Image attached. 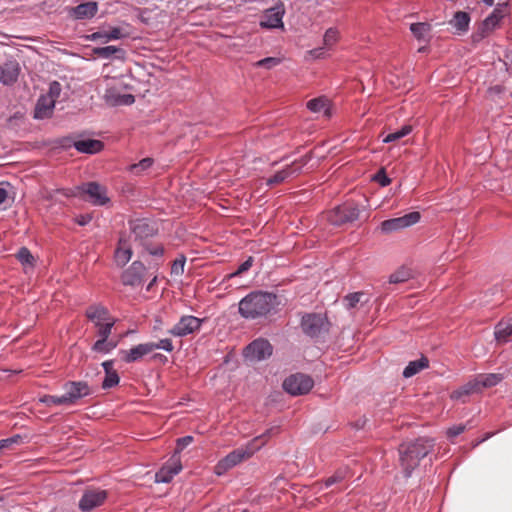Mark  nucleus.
I'll list each match as a JSON object with an SVG mask.
<instances>
[{
	"label": "nucleus",
	"mask_w": 512,
	"mask_h": 512,
	"mask_svg": "<svg viewBox=\"0 0 512 512\" xmlns=\"http://www.w3.org/2000/svg\"><path fill=\"white\" fill-rule=\"evenodd\" d=\"M277 295L266 291H252L238 304V312L245 319L266 317L277 306Z\"/></svg>",
	"instance_id": "nucleus-1"
},
{
	"label": "nucleus",
	"mask_w": 512,
	"mask_h": 512,
	"mask_svg": "<svg viewBox=\"0 0 512 512\" xmlns=\"http://www.w3.org/2000/svg\"><path fill=\"white\" fill-rule=\"evenodd\" d=\"M278 432V427H272L267 429L263 434L252 439L246 447H240L233 450L216 464L215 473L217 475H223L244 460L249 459L255 452L260 450L266 444L271 436L278 434Z\"/></svg>",
	"instance_id": "nucleus-2"
},
{
	"label": "nucleus",
	"mask_w": 512,
	"mask_h": 512,
	"mask_svg": "<svg viewBox=\"0 0 512 512\" xmlns=\"http://www.w3.org/2000/svg\"><path fill=\"white\" fill-rule=\"evenodd\" d=\"M433 447V440L428 438H418L413 442L400 445V464L406 478L411 476L413 470L419 465L420 460L427 456Z\"/></svg>",
	"instance_id": "nucleus-3"
},
{
	"label": "nucleus",
	"mask_w": 512,
	"mask_h": 512,
	"mask_svg": "<svg viewBox=\"0 0 512 512\" xmlns=\"http://www.w3.org/2000/svg\"><path fill=\"white\" fill-rule=\"evenodd\" d=\"M330 323L328 319L317 313H307L301 319V328L303 332L311 337L316 338L329 331Z\"/></svg>",
	"instance_id": "nucleus-4"
},
{
	"label": "nucleus",
	"mask_w": 512,
	"mask_h": 512,
	"mask_svg": "<svg viewBox=\"0 0 512 512\" xmlns=\"http://www.w3.org/2000/svg\"><path fill=\"white\" fill-rule=\"evenodd\" d=\"M85 316L94 323L98 335H100L101 329L106 326H109V334H111L116 323V319L110 316L108 309L102 304L90 305L85 311Z\"/></svg>",
	"instance_id": "nucleus-5"
},
{
	"label": "nucleus",
	"mask_w": 512,
	"mask_h": 512,
	"mask_svg": "<svg viewBox=\"0 0 512 512\" xmlns=\"http://www.w3.org/2000/svg\"><path fill=\"white\" fill-rule=\"evenodd\" d=\"M313 385V379L301 373L291 375L283 382L284 390L293 396L307 394L313 388Z\"/></svg>",
	"instance_id": "nucleus-6"
},
{
	"label": "nucleus",
	"mask_w": 512,
	"mask_h": 512,
	"mask_svg": "<svg viewBox=\"0 0 512 512\" xmlns=\"http://www.w3.org/2000/svg\"><path fill=\"white\" fill-rule=\"evenodd\" d=\"M108 498V493L104 489L89 488L86 489L79 500L78 507L82 512H91L102 506Z\"/></svg>",
	"instance_id": "nucleus-7"
},
{
	"label": "nucleus",
	"mask_w": 512,
	"mask_h": 512,
	"mask_svg": "<svg viewBox=\"0 0 512 512\" xmlns=\"http://www.w3.org/2000/svg\"><path fill=\"white\" fill-rule=\"evenodd\" d=\"M273 353V347L268 340L258 338L252 341L244 349V357L252 362L262 361L270 357Z\"/></svg>",
	"instance_id": "nucleus-8"
},
{
	"label": "nucleus",
	"mask_w": 512,
	"mask_h": 512,
	"mask_svg": "<svg viewBox=\"0 0 512 512\" xmlns=\"http://www.w3.org/2000/svg\"><path fill=\"white\" fill-rule=\"evenodd\" d=\"M421 215L417 211L410 212L404 216L384 220L381 222L380 228L383 233H391L407 227H410L419 222Z\"/></svg>",
	"instance_id": "nucleus-9"
},
{
	"label": "nucleus",
	"mask_w": 512,
	"mask_h": 512,
	"mask_svg": "<svg viewBox=\"0 0 512 512\" xmlns=\"http://www.w3.org/2000/svg\"><path fill=\"white\" fill-rule=\"evenodd\" d=\"M359 217V210L352 205H340L329 211L327 219L335 226H340L347 222H353Z\"/></svg>",
	"instance_id": "nucleus-10"
},
{
	"label": "nucleus",
	"mask_w": 512,
	"mask_h": 512,
	"mask_svg": "<svg viewBox=\"0 0 512 512\" xmlns=\"http://www.w3.org/2000/svg\"><path fill=\"white\" fill-rule=\"evenodd\" d=\"M203 323V319L192 315H185L168 331L172 336L184 337L198 331Z\"/></svg>",
	"instance_id": "nucleus-11"
},
{
	"label": "nucleus",
	"mask_w": 512,
	"mask_h": 512,
	"mask_svg": "<svg viewBox=\"0 0 512 512\" xmlns=\"http://www.w3.org/2000/svg\"><path fill=\"white\" fill-rule=\"evenodd\" d=\"M182 470L180 455L173 454L171 458L155 474L156 482L169 483Z\"/></svg>",
	"instance_id": "nucleus-12"
},
{
	"label": "nucleus",
	"mask_w": 512,
	"mask_h": 512,
	"mask_svg": "<svg viewBox=\"0 0 512 512\" xmlns=\"http://www.w3.org/2000/svg\"><path fill=\"white\" fill-rule=\"evenodd\" d=\"M146 272L145 265L140 261H134L121 276L122 283L126 286L136 287L143 283Z\"/></svg>",
	"instance_id": "nucleus-13"
},
{
	"label": "nucleus",
	"mask_w": 512,
	"mask_h": 512,
	"mask_svg": "<svg viewBox=\"0 0 512 512\" xmlns=\"http://www.w3.org/2000/svg\"><path fill=\"white\" fill-rule=\"evenodd\" d=\"M64 388L68 406L74 405L79 399L91 393L89 385L84 381L67 382Z\"/></svg>",
	"instance_id": "nucleus-14"
},
{
	"label": "nucleus",
	"mask_w": 512,
	"mask_h": 512,
	"mask_svg": "<svg viewBox=\"0 0 512 512\" xmlns=\"http://www.w3.org/2000/svg\"><path fill=\"white\" fill-rule=\"evenodd\" d=\"M285 10L283 4L277 5L275 7L269 8L264 12V15L260 21V26L262 28L274 29V28H283V16Z\"/></svg>",
	"instance_id": "nucleus-15"
},
{
	"label": "nucleus",
	"mask_w": 512,
	"mask_h": 512,
	"mask_svg": "<svg viewBox=\"0 0 512 512\" xmlns=\"http://www.w3.org/2000/svg\"><path fill=\"white\" fill-rule=\"evenodd\" d=\"M80 189L89 196L94 205L102 206L109 202L106 188L97 182L83 184Z\"/></svg>",
	"instance_id": "nucleus-16"
},
{
	"label": "nucleus",
	"mask_w": 512,
	"mask_h": 512,
	"mask_svg": "<svg viewBox=\"0 0 512 512\" xmlns=\"http://www.w3.org/2000/svg\"><path fill=\"white\" fill-rule=\"evenodd\" d=\"M307 163V159L302 158L299 161L293 162L291 165H287L284 169L276 172L272 177L267 179V185H277L284 182L286 179L297 175L301 168Z\"/></svg>",
	"instance_id": "nucleus-17"
},
{
	"label": "nucleus",
	"mask_w": 512,
	"mask_h": 512,
	"mask_svg": "<svg viewBox=\"0 0 512 512\" xmlns=\"http://www.w3.org/2000/svg\"><path fill=\"white\" fill-rule=\"evenodd\" d=\"M20 71L19 63L15 60L3 63L0 65V83L7 86L14 84L18 80Z\"/></svg>",
	"instance_id": "nucleus-18"
},
{
	"label": "nucleus",
	"mask_w": 512,
	"mask_h": 512,
	"mask_svg": "<svg viewBox=\"0 0 512 512\" xmlns=\"http://www.w3.org/2000/svg\"><path fill=\"white\" fill-rule=\"evenodd\" d=\"M152 347L149 342L138 344L127 351H123L122 359L126 363L137 362L145 355L152 353Z\"/></svg>",
	"instance_id": "nucleus-19"
},
{
	"label": "nucleus",
	"mask_w": 512,
	"mask_h": 512,
	"mask_svg": "<svg viewBox=\"0 0 512 512\" xmlns=\"http://www.w3.org/2000/svg\"><path fill=\"white\" fill-rule=\"evenodd\" d=\"M54 108L55 103L51 97H44L42 95L35 105L34 118L39 120L50 118L53 114Z\"/></svg>",
	"instance_id": "nucleus-20"
},
{
	"label": "nucleus",
	"mask_w": 512,
	"mask_h": 512,
	"mask_svg": "<svg viewBox=\"0 0 512 512\" xmlns=\"http://www.w3.org/2000/svg\"><path fill=\"white\" fill-rule=\"evenodd\" d=\"M132 254V248L128 241L120 238L114 254L116 264L120 267L125 266L130 261Z\"/></svg>",
	"instance_id": "nucleus-21"
},
{
	"label": "nucleus",
	"mask_w": 512,
	"mask_h": 512,
	"mask_svg": "<svg viewBox=\"0 0 512 512\" xmlns=\"http://www.w3.org/2000/svg\"><path fill=\"white\" fill-rule=\"evenodd\" d=\"M109 326L103 327L100 331L99 339L93 344L92 350L97 353L107 354L116 347V343L108 341Z\"/></svg>",
	"instance_id": "nucleus-22"
},
{
	"label": "nucleus",
	"mask_w": 512,
	"mask_h": 512,
	"mask_svg": "<svg viewBox=\"0 0 512 512\" xmlns=\"http://www.w3.org/2000/svg\"><path fill=\"white\" fill-rule=\"evenodd\" d=\"M74 147L80 153L95 154L100 152L104 145L100 140L86 139L74 142Z\"/></svg>",
	"instance_id": "nucleus-23"
},
{
	"label": "nucleus",
	"mask_w": 512,
	"mask_h": 512,
	"mask_svg": "<svg viewBox=\"0 0 512 512\" xmlns=\"http://www.w3.org/2000/svg\"><path fill=\"white\" fill-rule=\"evenodd\" d=\"M98 6L96 2H87L73 8V16L76 19H90L96 15Z\"/></svg>",
	"instance_id": "nucleus-24"
},
{
	"label": "nucleus",
	"mask_w": 512,
	"mask_h": 512,
	"mask_svg": "<svg viewBox=\"0 0 512 512\" xmlns=\"http://www.w3.org/2000/svg\"><path fill=\"white\" fill-rule=\"evenodd\" d=\"M306 107L313 113H323L324 116L329 118L331 116L330 102L325 97H318L311 99L307 102Z\"/></svg>",
	"instance_id": "nucleus-25"
},
{
	"label": "nucleus",
	"mask_w": 512,
	"mask_h": 512,
	"mask_svg": "<svg viewBox=\"0 0 512 512\" xmlns=\"http://www.w3.org/2000/svg\"><path fill=\"white\" fill-rule=\"evenodd\" d=\"M131 231L136 239L143 240L154 234V228L145 220H136L131 223Z\"/></svg>",
	"instance_id": "nucleus-26"
},
{
	"label": "nucleus",
	"mask_w": 512,
	"mask_h": 512,
	"mask_svg": "<svg viewBox=\"0 0 512 512\" xmlns=\"http://www.w3.org/2000/svg\"><path fill=\"white\" fill-rule=\"evenodd\" d=\"M474 379L481 392L484 388H491L499 384L503 380V375L500 373L479 374Z\"/></svg>",
	"instance_id": "nucleus-27"
},
{
	"label": "nucleus",
	"mask_w": 512,
	"mask_h": 512,
	"mask_svg": "<svg viewBox=\"0 0 512 512\" xmlns=\"http://www.w3.org/2000/svg\"><path fill=\"white\" fill-rule=\"evenodd\" d=\"M470 16L467 12L457 11L450 20V25L459 33H465L469 29Z\"/></svg>",
	"instance_id": "nucleus-28"
},
{
	"label": "nucleus",
	"mask_w": 512,
	"mask_h": 512,
	"mask_svg": "<svg viewBox=\"0 0 512 512\" xmlns=\"http://www.w3.org/2000/svg\"><path fill=\"white\" fill-rule=\"evenodd\" d=\"M495 338L501 342H507L512 336V318L501 320L495 327Z\"/></svg>",
	"instance_id": "nucleus-29"
},
{
	"label": "nucleus",
	"mask_w": 512,
	"mask_h": 512,
	"mask_svg": "<svg viewBox=\"0 0 512 512\" xmlns=\"http://www.w3.org/2000/svg\"><path fill=\"white\" fill-rule=\"evenodd\" d=\"M478 392H480L479 388H478V384L475 381V379H473V380L467 382L462 387H460L457 390L453 391L451 393V399H453V400H460L464 396H469L471 394L478 393Z\"/></svg>",
	"instance_id": "nucleus-30"
},
{
	"label": "nucleus",
	"mask_w": 512,
	"mask_h": 512,
	"mask_svg": "<svg viewBox=\"0 0 512 512\" xmlns=\"http://www.w3.org/2000/svg\"><path fill=\"white\" fill-rule=\"evenodd\" d=\"M429 366V361L426 357H421L419 360L411 361L403 370V376L410 378Z\"/></svg>",
	"instance_id": "nucleus-31"
},
{
	"label": "nucleus",
	"mask_w": 512,
	"mask_h": 512,
	"mask_svg": "<svg viewBox=\"0 0 512 512\" xmlns=\"http://www.w3.org/2000/svg\"><path fill=\"white\" fill-rule=\"evenodd\" d=\"M94 54L102 58H110L113 55H116L118 59H123L125 57V51L116 46H105L95 48Z\"/></svg>",
	"instance_id": "nucleus-32"
},
{
	"label": "nucleus",
	"mask_w": 512,
	"mask_h": 512,
	"mask_svg": "<svg viewBox=\"0 0 512 512\" xmlns=\"http://www.w3.org/2000/svg\"><path fill=\"white\" fill-rule=\"evenodd\" d=\"M410 30L418 40H426L431 31V25L424 22L413 23Z\"/></svg>",
	"instance_id": "nucleus-33"
},
{
	"label": "nucleus",
	"mask_w": 512,
	"mask_h": 512,
	"mask_svg": "<svg viewBox=\"0 0 512 512\" xmlns=\"http://www.w3.org/2000/svg\"><path fill=\"white\" fill-rule=\"evenodd\" d=\"M412 278V271L409 268L401 267L392 273L389 277V282L393 284L403 283Z\"/></svg>",
	"instance_id": "nucleus-34"
},
{
	"label": "nucleus",
	"mask_w": 512,
	"mask_h": 512,
	"mask_svg": "<svg viewBox=\"0 0 512 512\" xmlns=\"http://www.w3.org/2000/svg\"><path fill=\"white\" fill-rule=\"evenodd\" d=\"M154 160L150 157L143 158L138 163L131 164L128 170L135 175H140L142 172L152 167Z\"/></svg>",
	"instance_id": "nucleus-35"
},
{
	"label": "nucleus",
	"mask_w": 512,
	"mask_h": 512,
	"mask_svg": "<svg viewBox=\"0 0 512 512\" xmlns=\"http://www.w3.org/2000/svg\"><path fill=\"white\" fill-rule=\"evenodd\" d=\"M348 474L349 470L347 468L337 470L332 476L324 480L325 487L328 488L333 484L342 482L348 477Z\"/></svg>",
	"instance_id": "nucleus-36"
},
{
	"label": "nucleus",
	"mask_w": 512,
	"mask_h": 512,
	"mask_svg": "<svg viewBox=\"0 0 512 512\" xmlns=\"http://www.w3.org/2000/svg\"><path fill=\"white\" fill-rule=\"evenodd\" d=\"M411 131H412V127L410 125H404L399 130H397L395 132H392V133H389L383 139V142L384 143H390V142L397 141V140L407 136L408 134H410Z\"/></svg>",
	"instance_id": "nucleus-37"
},
{
	"label": "nucleus",
	"mask_w": 512,
	"mask_h": 512,
	"mask_svg": "<svg viewBox=\"0 0 512 512\" xmlns=\"http://www.w3.org/2000/svg\"><path fill=\"white\" fill-rule=\"evenodd\" d=\"M16 258L22 265H34V256L27 247H21L16 254Z\"/></svg>",
	"instance_id": "nucleus-38"
},
{
	"label": "nucleus",
	"mask_w": 512,
	"mask_h": 512,
	"mask_svg": "<svg viewBox=\"0 0 512 512\" xmlns=\"http://www.w3.org/2000/svg\"><path fill=\"white\" fill-rule=\"evenodd\" d=\"M338 39H339L338 30L335 28H329L326 30L324 37H323L324 46L329 49V48L333 47L338 42Z\"/></svg>",
	"instance_id": "nucleus-39"
},
{
	"label": "nucleus",
	"mask_w": 512,
	"mask_h": 512,
	"mask_svg": "<svg viewBox=\"0 0 512 512\" xmlns=\"http://www.w3.org/2000/svg\"><path fill=\"white\" fill-rule=\"evenodd\" d=\"M40 401L47 406L68 405L65 394L62 396L44 395Z\"/></svg>",
	"instance_id": "nucleus-40"
},
{
	"label": "nucleus",
	"mask_w": 512,
	"mask_h": 512,
	"mask_svg": "<svg viewBox=\"0 0 512 512\" xmlns=\"http://www.w3.org/2000/svg\"><path fill=\"white\" fill-rule=\"evenodd\" d=\"M119 375L117 371L109 372L105 374L104 380L102 382L103 389H110L119 384Z\"/></svg>",
	"instance_id": "nucleus-41"
},
{
	"label": "nucleus",
	"mask_w": 512,
	"mask_h": 512,
	"mask_svg": "<svg viewBox=\"0 0 512 512\" xmlns=\"http://www.w3.org/2000/svg\"><path fill=\"white\" fill-rule=\"evenodd\" d=\"M508 8V1L497 3L494 10L489 15L502 21V19L508 14Z\"/></svg>",
	"instance_id": "nucleus-42"
},
{
	"label": "nucleus",
	"mask_w": 512,
	"mask_h": 512,
	"mask_svg": "<svg viewBox=\"0 0 512 512\" xmlns=\"http://www.w3.org/2000/svg\"><path fill=\"white\" fill-rule=\"evenodd\" d=\"M185 263L186 257L184 255H180L179 257H177L172 263L171 274L176 276L182 275L184 273Z\"/></svg>",
	"instance_id": "nucleus-43"
},
{
	"label": "nucleus",
	"mask_w": 512,
	"mask_h": 512,
	"mask_svg": "<svg viewBox=\"0 0 512 512\" xmlns=\"http://www.w3.org/2000/svg\"><path fill=\"white\" fill-rule=\"evenodd\" d=\"M281 63V59L277 57H266L259 61H257L254 66L255 67H263L266 69H272L273 67L279 65Z\"/></svg>",
	"instance_id": "nucleus-44"
},
{
	"label": "nucleus",
	"mask_w": 512,
	"mask_h": 512,
	"mask_svg": "<svg viewBox=\"0 0 512 512\" xmlns=\"http://www.w3.org/2000/svg\"><path fill=\"white\" fill-rule=\"evenodd\" d=\"M500 20L496 19L495 17H492L491 15H488L482 22L481 26L488 32L492 33L496 28L500 25Z\"/></svg>",
	"instance_id": "nucleus-45"
},
{
	"label": "nucleus",
	"mask_w": 512,
	"mask_h": 512,
	"mask_svg": "<svg viewBox=\"0 0 512 512\" xmlns=\"http://www.w3.org/2000/svg\"><path fill=\"white\" fill-rule=\"evenodd\" d=\"M150 346H153L152 347V352L156 349H162V350H165L167 352H172L173 349H174V346L172 344V341L168 338H165V339H161L160 341L158 342H149Z\"/></svg>",
	"instance_id": "nucleus-46"
},
{
	"label": "nucleus",
	"mask_w": 512,
	"mask_h": 512,
	"mask_svg": "<svg viewBox=\"0 0 512 512\" xmlns=\"http://www.w3.org/2000/svg\"><path fill=\"white\" fill-rule=\"evenodd\" d=\"M253 265V257H248L247 260H245L239 267L236 271L228 274L226 277L227 279H232L234 277H237L239 275H241L242 273L248 271Z\"/></svg>",
	"instance_id": "nucleus-47"
},
{
	"label": "nucleus",
	"mask_w": 512,
	"mask_h": 512,
	"mask_svg": "<svg viewBox=\"0 0 512 512\" xmlns=\"http://www.w3.org/2000/svg\"><path fill=\"white\" fill-rule=\"evenodd\" d=\"M363 296L362 292L350 293L344 297V302L346 303V307L348 309H352L356 307V305L360 302L361 297Z\"/></svg>",
	"instance_id": "nucleus-48"
},
{
	"label": "nucleus",
	"mask_w": 512,
	"mask_h": 512,
	"mask_svg": "<svg viewBox=\"0 0 512 512\" xmlns=\"http://www.w3.org/2000/svg\"><path fill=\"white\" fill-rule=\"evenodd\" d=\"M61 93V85L57 81H53L50 83L49 91L46 95H43L44 97H51V99L56 102V99L60 96Z\"/></svg>",
	"instance_id": "nucleus-49"
},
{
	"label": "nucleus",
	"mask_w": 512,
	"mask_h": 512,
	"mask_svg": "<svg viewBox=\"0 0 512 512\" xmlns=\"http://www.w3.org/2000/svg\"><path fill=\"white\" fill-rule=\"evenodd\" d=\"M465 430H466V425H464V424L454 425L447 429L446 435L449 439H453V438L459 436L460 434H462Z\"/></svg>",
	"instance_id": "nucleus-50"
},
{
	"label": "nucleus",
	"mask_w": 512,
	"mask_h": 512,
	"mask_svg": "<svg viewBox=\"0 0 512 512\" xmlns=\"http://www.w3.org/2000/svg\"><path fill=\"white\" fill-rule=\"evenodd\" d=\"M490 33H488L481 25L478 29L471 35V40L474 44H477L488 37Z\"/></svg>",
	"instance_id": "nucleus-51"
},
{
	"label": "nucleus",
	"mask_w": 512,
	"mask_h": 512,
	"mask_svg": "<svg viewBox=\"0 0 512 512\" xmlns=\"http://www.w3.org/2000/svg\"><path fill=\"white\" fill-rule=\"evenodd\" d=\"M135 101V98L132 94H122L118 95L113 104L114 105H131Z\"/></svg>",
	"instance_id": "nucleus-52"
},
{
	"label": "nucleus",
	"mask_w": 512,
	"mask_h": 512,
	"mask_svg": "<svg viewBox=\"0 0 512 512\" xmlns=\"http://www.w3.org/2000/svg\"><path fill=\"white\" fill-rule=\"evenodd\" d=\"M193 442L192 436H184L177 439V448L174 454L179 455L180 452Z\"/></svg>",
	"instance_id": "nucleus-53"
},
{
	"label": "nucleus",
	"mask_w": 512,
	"mask_h": 512,
	"mask_svg": "<svg viewBox=\"0 0 512 512\" xmlns=\"http://www.w3.org/2000/svg\"><path fill=\"white\" fill-rule=\"evenodd\" d=\"M374 180L377 183H379L382 187H386L391 183L390 178L386 175L383 169L377 172V174L374 177Z\"/></svg>",
	"instance_id": "nucleus-54"
},
{
	"label": "nucleus",
	"mask_w": 512,
	"mask_h": 512,
	"mask_svg": "<svg viewBox=\"0 0 512 512\" xmlns=\"http://www.w3.org/2000/svg\"><path fill=\"white\" fill-rule=\"evenodd\" d=\"M121 29L118 27L111 28L108 32H105V41L118 40L122 38Z\"/></svg>",
	"instance_id": "nucleus-55"
},
{
	"label": "nucleus",
	"mask_w": 512,
	"mask_h": 512,
	"mask_svg": "<svg viewBox=\"0 0 512 512\" xmlns=\"http://www.w3.org/2000/svg\"><path fill=\"white\" fill-rule=\"evenodd\" d=\"M21 437L19 435L0 440V450L9 448L11 445L19 443Z\"/></svg>",
	"instance_id": "nucleus-56"
},
{
	"label": "nucleus",
	"mask_w": 512,
	"mask_h": 512,
	"mask_svg": "<svg viewBox=\"0 0 512 512\" xmlns=\"http://www.w3.org/2000/svg\"><path fill=\"white\" fill-rule=\"evenodd\" d=\"M150 255L161 257L164 254V248L162 245H156L151 248H147Z\"/></svg>",
	"instance_id": "nucleus-57"
},
{
	"label": "nucleus",
	"mask_w": 512,
	"mask_h": 512,
	"mask_svg": "<svg viewBox=\"0 0 512 512\" xmlns=\"http://www.w3.org/2000/svg\"><path fill=\"white\" fill-rule=\"evenodd\" d=\"M92 220V216L89 214L79 215L76 217L75 221L80 226H85Z\"/></svg>",
	"instance_id": "nucleus-58"
},
{
	"label": "nucleus",
	"mask_w": 512,
	"mask_h": 512,
	"mask_svg": "<svg viewBox=\"0 0 512 512\" xmlns=\"http://www.w3.org/2000/svg\"><path fill=\"white\" fill-rule=\"evenodd\" d=\"M114 361L113 360H107L102 363V366L104 368L105 374L109 372L115 371L113 368Z\"/></svg>",
	"instance_id": "nucleus-59"
},
{
	"label": "nucleus",
	"mask_w": 512,
	"mask_h": 512,
	"mask_svg": "<svg viewBox=\"0 0 512 512\" xmlns=\"http://www.w3.org/2000/svg\"><path fill=\"white\" fill-rule=\"evenodd\" d=\"M309 54L314 58H320L324 55L323 48H315L309 51Z\"/></svg>",
	"instance_id": "nucleus-60"
},
{
	"label": "nucleus",
	"mask_w": 512,
	"mask_h": 512,
	"mask_svg": "<svg viewBox=\"0 0 512 512\" xmlns=\"http://www.w3.org/2000/svg\"><path fill=\"white\" fill-rule=\"evenodd\" d=\"M89 39L91 40H96V39H100V38H104L105 39V32H95L93 34H91L89 37Z\"/></svg>",
	"instance_id": "nucleus-61"
},
{
	"label": "nucleus",
	"mask_w": 512,
	"mask_h": 512,
	"mask_svg": "<svg viewBox=\"0 0 512 512\" xmlns=\"http://www.w3.org/2000/svg\"><path fill=\"white\" fill-rule=\"evenodd\" d=\"M7 191L0 187V205L3 204L7 199Z\"/></svg>",
	"instance_id": "nucleus-62"
},
{
	"label": "nucleus",
	"mask_w": 512,
	"mask_h": 512,
	"mask_svg": "<svg viewBox=\"0 0 512 512\" xmlns=\"http://www.w3.org/2000/svg\"><path fill=\"white\" fill-rule=\"evenodd\" d=\"M58 192L66 197H70V196L74 195L70 189H61V190H58Z\"/></svg>",
	"instance_id": "nucleus-63"
},
{
	"label": "nucleus",
	"mask_w": 512,
	"mask_h": 512,
	"mask_svg": "<svg viewBox=\"0 0 512 512\" xmlns=\"http://www.w3.org/2000/svg\"><path fill=\"white\" fill-rule=\"evenodd\" d=\"M157 281V275H154L150 283L147 285L146 290L149 291Z\"/></svg>",
	"instance_id": "nucleus-64"
}]
</instances>
